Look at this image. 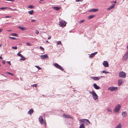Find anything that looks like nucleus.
<instances>
[{
    "mask_svg": "<svg viewBox=\"0 0 128 128\" xmlns=\"http://www.w3.org/2000/svg\"><path fill=\"white\" fill-rule=\"evenodd\" d=\"M18 28L22 30H26V28H23L20 26H19Z\"/></svg>",
    "mask_w": 128,
    "mask_h": 128,
    "instance_id": "obj_22",
    "label": "nucleus"
},
{
    "mask_svg": "<svg viewBox=\"0 0 128 128\" xmlns=\"http://www.w3.org/2000/svg\"><path fill=\"white\" fill-rule=\"evenodd\" d=\"M0 66H1V65H0Z\"/></svg>",
    "mask_w": 128,
    "mask_h": 128,
    "instance_id": "obj_60",
    "label": "nucleus"
},
{
    "mask_svg": "<svg viewBox=\"0 0 128 128\" xmlns=\"http://www.w3.org/2000/svg\"><path fill=\"white\" fill-rule=\"evenodd\" d=\"M127 114V112L126 111H124L122 112V117H125L126 116Z\"/></svg>",
    "mask_w": 128,
    "mask_h": 128,
    "instance_id": "obj_16",
    "label": "nucleus"
},
{
    "mask_svg": "<svg viewBox=\"0 0 128 128\" xmlns=\"http://www.w3.org/2000/svg\"><path fill=\"white\" fill-rule=\"evenodd\" d=\"M112 3H116V1H113L112 2Z\"/></svg>",
    "mask_w": 128,
    "mask_h": 128,
    "instance_id": "obj_51",
    "label": "nucleus"
},
{
    "mask_svg": "<svg viewBox=\"0 0 128 128\" xmlns=\"http://www.w3.org/2000/svg\"><path fill=\"white\" fill-rule=\"evenodd\" d=\"M66 24V22L63 20H61L59 23V25L60 27L65 26Z\"/></svg>",
    "mask_w": 128,
    "mask_h": 128,
    "instance_id": "obj_4",
    "label": "nucleus"
},
{
    "mask_svg": "<svg viewBox=\"0 0 128 128\" xmlns=\"http://www.w3.org/2000/svg\"><path fill=\"white\" fill-rule=\"evenodd\" d=\"M89 93L92 95V97L94 100H96L98 98V96L94 91H92V92H90Z\"/></svg>",
    "mask_w": 128,
    "mask_h": 128,
    "instance_id": "obj_2",
    "label": "nucleus"
},
{
    "mask_svg": "<svg viewBox=\"0 0 128 128\" xmlns=\"http://www.w3.org/2000/svg\"><path fill=\"white\" fill-rule=\"evenodd\" d=\"M95 16L94 15H91L89 16L88 18V20H90L94 17Z\"/></svg>",
    "mask_w": 128,
    "mask_h": 128,
    "instance_id": "obj_23",
    "label": "nucleus"
},
{
    "mask_svg": "<svg viewBox=\"0 0 128 128\" xmlns=\"http://www.w3.org/2000/svg\"><path fill=\"white\" fill-rule=\"evenodd\" d=\"M46 42H48V43H49V42H48V40L46 41Z\"/></svg>",
    "mask_w": 128,
    "mask_h": 128,
    "instance_id": "obj_58",
    "label": "nucleus"
},
{
    "mask_svg": "<svg viewBox=\"0 0 128 128\" xmlns=\"http://www.w3.org/2000/svg\"><path fill=\"white\" fill-rule=\"evenodd\" d=\"M79 128H85L84 124H82L80 126Z\"/></svg>",
    "mask_w": 128,
    "mask_h": 128,
    "instance_id": "obj_26",
    "label": "nucleus"
},
{
    "mask_svg": "<svg viewBox=\"0 0 128 128\" xmlns=\"http://www.w3.org/2000/svg\"><path fill=\"white\" fill-rule=\"evenodd\" d=\"M40 57L41 58L43 59H44L46 58H47L48 57V56H47V54H46L41 56Z\"/></svg>",
    "mask_w": 128,
    "mask_h": 128,
    "instance_id": "obj_9",
    "label": "nucleus"
},
{
    "mask_svg": "<svg viewBox=\"0 0 128 128\" xmlns=\"http://www.w3.org/2000/svg\"><path fill=\"white\" fill-rule=\"evenodd\" d=\"M9 37L10 38H12V39H13V40H16V38H14V37H10V36H9Z\"/></svg>",
    "mask_w": 128,
    "mask_h": 128,
    "instance_id": "obj_37",
    "label": "nucleus"
},
{
    "mask_svg": "<svg viewBox=\"0 0 128 128\" xmlns=\"http://www.w3.org/2000/svg\"><path fill=\"white\" fill-rule=\"evenodd\" d=\"M26 44L27 45L29 46H31V44L29 43V42H27L26 43Z\"/></svg>",
    "mask_w": 128,
    "mask_h": 128,
    "instance_id": "obj_39",
    "label": "nucleus"
},
{
    "mask_svg": "<svg viewBox=\"0 0 128 128\" xmlns=\"http://www.w3.org/2000/svg\"><path fill=\"white\" fill-rule=\"evenodd\" d=\"M0 59H2V56H0Z\"/></svg>",
    "mask_w": 128,
    "mask_h": 128,
    "instance_id": "obj_55",
    "label": "nucleus"
},
{
    "mask_svg": "<svg viewBox=\"0 0 128 128\" xmlns=\"http://www.w3.org/2000/svg\"><path fill=\"white\" fill-rule=\"evenodd\" d=\"M13 11H16V10H17L15 9V8H14V9H13Z\"/></svg>",
    "mask_w": 128,
    "mask_h": 128,
    "instance_id": "obj_54",
    "label": "nucleus"
},
{
    "mask_svg": "<svg viewBox=\"0 0 128 128\" xmlns=\"http://www.w3.org/2000/svg\"><path fill=\"white\" fill-rule=\"evenodd\" d=\"M34 12L33 10H31L29 11L28 12V13L31 15H32Z\"/></svg>",
    "mask_w": 128,
    "mask_h": 128,
    "instance_id": "obj_25",
    "label": "nucleus"
},
{
    "mask_svg": "<svg viewBox=\"0 0 128 128\" xmlns=\"http://www.w3.org/2000/svg\"><path fill=\"white\" fill-rule=\"evenodd\" d=\"M2 46V44H1L0 43V47H1Z\"/></svg>",
    "mask_w": 128,
    "mask_h": 128,
    "instance_id": "obj_57",
    "label": "nucleus"
},
{
    "mask_svg": "<svg viewBox=\"0 0 128 128\" xmlns=\"http://www.w3.org/2000/svg\"><path fill=\"white\" fill-rule=\"evenodd\" d=\"M85 21L84 20H80V21L79 22V23L80 24H81L84 21Z\"/></svg>",
    "mask_w": 128,
    "mask_h": 128,
    "instance_id": "obj_34",
    "label": "nucleus"
},
{
    "mask_svg": "<svg viewBox=\"0 0 128 128\" xmlns=\"http://www.w3.org/2000/svg\"><path fill=\"white\" fill-rule=\"evenodd\" d=\"M6 73L7 74H10L12 76L14 75L13 74H12L10 72H6Z\"/></svg>",
    "mask_w": 128,
    "mask_h": 128,
    "instance_id": "obj_35",
    "label": "nucleus"
},
{
    "mask_svg": "<svg viewBox=\"0 0 128 128\" xmlns=\"http://www.w3.org/2000/svg\"><path fill=\"white\" fill-rule=\"evenodd\" d=\"M51 36H49L48 37V40L50 39L51 38Z\"/></svg>",
    "mask_w": 128,
    "mask_h": 128,
    "instance_id": "obj_53",
    "label": "nucleus"
},
{
    "mask_svg": "<svg viewBox=\"0 0 128 128\" xmlns=\"http://www.w3.org/2000/svg\"><path fill=\"white\" fill-rule=\"evenodd\" d=\"M2 31V30L1 29H0V33Z\"/></svg>",
    "mask_w": 128,
    "mask_h": 128,
    "instance_id": "obj_56",
    "label": "nucleus"
},
{
    "mask_svg": "<svg viewBox=\"0 0 128 128\" xmlns=\"http://www.w3.org/2000/svg\"><path fill=\"white\" fill-rule=\"evenodd\" d=\"M123 80L122 79H119L118 81V86H120L123 83Z\"/></svg>",
    "mask_w": 128,
    "mask_h": 128,
    "instance_id": "obj_10",
    "label": "nucleus"
},
{
    "mask_svg": "<svg viewBox=\"0 0 128 128\" xmlns=\"http://www.w3.org/2000/svg\"><path fill=\"white\" fill-rule=\"evenodd\" d=\"M40 49H41L42 50H44V48L42 46H40Z\"/></svg>",
    "mask_w": 128,
    "mask_h": 128,
    "instance_id": "obj_45",
    "label": "nucleus"
},
{
    "mask_svg": "<svg viewBox=\"0 0 128 128\" xmlns=\"http://www.w3.org/2000/svg\"><path fill=\"white\" fill-rule=\"evenodd\" d=\"M102 72L103 73H104L106 74H108L109 73V72H106L105 70H103Z\"/></svg>",
    "mask_w": 128,
    "mask_h": 128,
    "instance_id": "obj_30",
    "label": "nucleus"
},
{
    "mask_svg": "<svg viewBox=\"0 0 128 128\" xmlns=\"http://www.w3.org/2000/svg\"><path fill=\"white\" fill-rule=\"evenodd\" d=\"M93 86L94 88L98 90L100 89V87L97 85V84L95 83L93 84Z\"/></svg>",
    "mask_w": 128,
    "mask_h": 128,
    "instance_id": "obj_11",
    "label": "nucleus"
},
{
    "mask_svg": "<svg viewBox=\"0 0 128 128\" xmlns=\"http://www.w3.org/2000/svg\"><path fill=\"white\" fill-rule=\"evenodd\" d=\"M98 10L97 9H93L91 10H89V12H95L97 11Z\"/></svg>",
    "mask_w": 128,
    "mask_h": 128,
    "instance_id": "obj_18",
    "label": "nucleus"
},
{
    "mask_svg": "<svg viewBox=\"0 0 128 128\" xmlns=\"http://www.w3.org/2000/svg\"><path fill=\"white\" fill-rule=\"evenodd\" d=\"M39 120L41 124H42L44 123V121L42 117H40L39 118Z\"/></svg>",
    "mask_w": 128,
    "mask_h": 128,
    "instance_id": "obj_12",
    "label": "nucleus"
},
{
    "mask_svg": "<svg viewBox=\"0 0 128 128\" xmlns=\"http://www.w3.org/2000/svg\"><path fill=\"white\" fill-rule=\"evenodd\" d=\"M37 85L36 84H34L33 85H32V86H34V87H36Z\"/></svg>",
    "mask_w": 128,
    "mask_h": 128,
    "instance_id": "obj_43",
    "label": "nucleus"
},
{
    "mask_svg": "<svg viewBox=\"0 0 128 128\" xmlns=\"http://www.w3.org/2000/svg\"><path fill=\"white\" fill-rule=\"evenodd\" d=\"M17 55L18 56L21 57H22V55L20 53H18L17 54Z\"/></svg>",
    "mask_w": 128,
    "mask_h": 128,
    "instance_id": "obj_31",
    "label": "nucleus"
},
{
    "mask_svg": "<svg viewBox=\"0 0 128 128\" xmlns=\"http://www.w3.org/2000/svg\"><path fill=\"white\" fill-rule=\"evenodd\" d=\"M63 116L64 117L66 118H72V117H71L69 114H67V115H66L65 114H63Z\"/></svg>",
    "mask_w": 128,
    "mask_h": 128,
    "instance_id": "obj_13",
    "label": "nucleus"
},
{
    "mask_svg": "<svg viewBox=\"0 0 128 128\" xmlns=\"http://www.w3.org/2000/svg\"><path fill=\"white\" fill-rule=\"evenodd\" d=\"M11 17V16H5V18H10Z\"/></svg>",
    "mask_w": 128,
    "mask_h": 128,
    "instance_id": "obj_42",
    "label": "nucleus"
},
{
    "mask_svg": "<svg viewBox=\"0 0 128 128\" xmlns=\"http://www.w3.org/2000/svg\"><path fill=\"white\" fill-rule=\"evenodd\" d=\"M54 66L56 68L60 70L63 71L64 69L60 66L57 63H56L54 64Z\"/></svg>",
    "mask_w": 128,
    "mask_h": 128,
    "instance_id": "obj_5",
    "label": "nucleus"
},
{
    "mask_svg": "<svg viewBox=\"0 0 128 128\" xmlns=\"http://www.w3.org/2000/svg\"><path fill=\"white\" fill-rule=\"evenodd\" d=\"M92 78L94 80L98 81V80L99 78L98 77L94 76Z\"/></svg>",
    "mask_w": 128,
    "mask_h": 128,
    "instance_id": "obj_14",
    "label": "nucleus"
},
{
    "mask_svg": "<svg viewBox=\"0 0 128 128\" xmlns=\"http://www.w3.org/2000/svg\"><path fill=\"white\" fill-rule=\"evenodd\" d=\"M53 8L56 11H58L60 9V8L58 7H54Z\"/></svg>",
    "mask_w": 128,
    "mask_h": 128,
    "instance_id": "obj_20",
    "label": "nucleus"
},
{
    "mask_svg": "<svg viewBox=\"0 0 128 128\" xmlns=\"http://www.w3.org/2000/svg\"><path fill=\"white\" fill-rule=\"evenodd\" d=\"M8 8L7 7H2V8H0V9L1 10H2L3 9H7V8Z\"/></svg>",
    "mask_w": 128,
    "mask_h": 128,
    "instance_id": "obj_32",
    "label": "nucleus"
},
{
    "mask_svg": "<svg viewBox=\"0 0 128 128\" xmlns=\"http://www.w3.org/2000/svg\"><path fill=\"white\" fill-rule=\"evenodd\" d=\"M107 109L108 112H112V110L110 108H108Z\"/></svg>",
    "mask_w": 128,
    "mask_h": 128,
    "instance_id": "obj_28",
    "label": "nucleus"
},
{
    "mask_svg": "<svg viewBox=\"0 0 128 128\" xmlns=\"http://www.w3.org/2000/svg\"><path fill=\"white\" fill-rule=\"evenodd\" d=\"M11 35L14 36H18V35L16 34L15 33H12L11 34Z\"/></svg>",
    "mask_w": 128,
    "mask_h": 128,
    "instance_id": "obj_27",
    "label": "nucleus"
},
{
    "mask_svg": "<svg viewBox=\"0 0 128 128\" xmlns=\"http://www.w3.org/2000/svg\"><path fill=\"white\" fill-rule=\"evenodd\" d=\"M115 6V5L114 4L111 5L109 8H108L107 9V10H111V9L113 8H114V7Z\"/></svg>",
    "mask_w": 128,
    "mask_h": 128,
    "instance_id": "obj_15",
    "label": "nucleus"
},
{
    "mask_svg": "<svg viewBox=\"0 0 128 128\" xmlns=\"http://www.w3.org/2000/svg\"><path fill=\"white\" fill-rule=\"evenodd\" d=\"M79 120L81 122H84V123L86 124V125L88 124H90V122H89V121L87 119H80Z\"/></svg>",
    "mask_w": 128,
    "mask_h": 128,
    "instance_id": "obj_6",
    "label": "nucleus"
},
{
    "mask_svg": "<svg viewBox=\"0 0 128 128\" xmlns=\"http://www.w3.org/2000/svg\"><path fill=\"white\" fill-rule=\"evenodd\" d=\"M83 0H76V2H82Z\"/></svg>",
    "mask_w": 128,
    "mask_h": 128,
    "instance_id": "obj_44",
    "label": "nucleus"
},
{
    "mask_svg": "<svg viewBox=\"0 0 128 128\" xmlns=\"http://www.w3.org/2000/svg\"><path fill=\"white\" fill-rule=\"evenodd\" d=\"M12 48L14 50H16L17 49V48L16 46L13 47Z\"/></svg>",
    "mask_w": 128,
    "mask_h": 128,
    "instance_id": "obj_41",
    "label": "nucleus"
},
{
    "mask_svg": "<svg viewBox=\"0 0 128 128\" xmlns=\"http://www.w3.org/2000/svg\"><path fill=\"white\" fill-rule=\"evenodd\" d=\"M32 22H36V20H31Z\"/></svg>",
    "mask_w": 128,
    "mask_h": 128,
    "instance_id": "obj_47",
    "label": "nucleus"
},
{
    "mask_svg": "<svg viewBox=\"0 0 128 128\" xmlns=\"http://www.w3.org/2000/svg\"><path fill=\"white\" fill-rule=\"evenodd\" d=\"M8 9L9 10H11L12 11L13 10V9L12 8H8Z\"/></svg>",
    "mask_w": 128,
    "mask_h": 128,
    "instance_id": "obj_49",
    "label": "nucleus"
},
{
    "mask_svg": "<svg viewBox=\"0 0 128 128\" xmlns=\"http://www.w3.org/2000/svg\"><path fill=\"white\" fill-rule=\"evenodd\" d=\"M103 77H104V76H101L100 77H98V78H99V79L101 78H102Z\"/></svg>",
    "mask_w": 128,
    "mask_h": 128,
    "instance_id": "obj_48",
    "label": "nucleus"
},
{
    "mask_svg": "<svg viewBox=\"0 0 128 128\" xmlns=\"http://www.w3.org/2000/svg\"><path fill=\"white\" fill-rule=\"evenodd\" d=\"M34 7L32 5H30L28 7L29 8H34Z\"/></svg>",
    "mask_w": 128,
    "mask_h": 128,
    "instance_id": "obj_29",
    "label": "nucleus"
},
{
    "mask_svg": "<svg viewBox=\"0 0 128 128\" xmlns=\"http://www.w3.org/2000/svg\"><path fill=\"white\" fill-rule=\"evenodd\" d=\"M97 53V52H95L94 53H92L90 56V58H92Z\"/></svg>",
    "mask_w": 128,
    "mask_h": 128,
    "instance_id": "obj_17",
    "label": "nucleus"
},
{
    "mask_svg": "<svg viewBox=\"0 0 128 128\" xmlns=\"http://www.w3.org/2000/svg\"><path fill=\"white\" fill-rule=\"evenodd\" d=\"M121 107V106L120 104H118L115 107L114 110V112L115 113H117L119 112L120 109Z\"/></svg>",
    "mask_w": 128,
    "mask_h": 128,
    "instance_id": "obj_1",
    "label": "nucleus"
},
{
    "mask_svg": "<svg viewBox=\"0 0 128 128\" xmlns=\"http://www.w3.org/2000/svg\"><path fill=\"white\" fill-rule=\"evenodd\" d=\"M22 58L21 59V60H25L26 59L24 58V57L22 56Z\"/></svg>",
    "mask_w": 128,
    "mask_h": 128,
    "instance_id": "obj_40",
    "label": "nucleus"
},
{
    "mask_svg": "<svg viewBox=\"0 0 128 128\" xmlns=\"http://www.w3.org/2000/svg\"><path fill=\"white\" fill-rule=\"evenodd\" d=\"M125 54L128 56V51L126 52V53Z\"/></svg>",
    "mask_w": 128,
    "mask_h": 128,
    "instance_id": "obj_50",
    "label": "nucleus"
},
{
    "mask_svg": "<svg viewBox=\"0 0 128 128\" xmlns=\"http://www.w3.org/2000/svg\"><path fill=\"white\" fill-rule=\"evenodd\" d=\"M122 125L121 124H119L115 128H122Z\"/></svg>",
    "mask_w": 128,
    "mask_h": 128,
    "instance_id": "obj_21",
    "label": "nucleus"
},
{
    "mask_svg": "<svg viewBox=\"0 0 128 128\" xmlns=\"http://www.w3.org/2000/svg\"><path fill=\"white\" fill-rule=\"evenodd\" d=\"M35 32L37 34H38L39 33V32H38V31L37 30H35Z\"/></svg>",
    "mask_w": 128,
    "mask_h": 128,
    "instance_id": "obj_36",
    "label": "nucleus"
},
{
    "mask_svg": "<svg viewBox=\"0 0 128 128\" xmlns=\"http://www.w3.org/2000/svg\"><path fill=\"white\" fill-rule=\"evenodd\" d=\"M119 76L120 78H125L126 77V74L125 72L122 71L120 72Z\"/></svg>",
    "mask_w": 128,
    "mask_h": 128,
    "instance_id": "obj_3",
    "label": "nucleus"
},
{
    "mask_svg": "<svg viewBox=\"0 0 128 128\" xmlns=\"http://www.w3.org/2000/svg\"><path fill=\"white\" fill-rule=\"evenodd\" d=\"M59 44H62L61 42L60 41H58V42H57V45H58Z\"/></svg>",
    "mask_w": 128,
    "mask_h": 128,
    "instance_id": "obj_33",
    "label": "nucleus"
},
{
    "mask_svg": "<svg viewBox=\"0 0 128 128\" xmlns=\"http://www.w3.org/2000/svg\"><path fill=\"white\" fill-rule=\"evenodd\" d=\"M117 89L118 87H117L112 86L109 87L108 88V90H110L111 92H113L116 90H117Z\"/></svg>",
    "mask_w": 128,
    "mask_h": 128,
    "instance_id": "obj_7",
    "label": "nucleus"
},
{
    "mask_svg": "<svg viewBox=\"0 0 128 128\" xmlns=\"http://www.w3.org/2000/svg\"><path fill=\"white\" fill-rule=\"evenodd\" d=\"M7 62L8 63V64H9L10 65H11V64L10 62L8 61Z\"/></svg>",
    "mask_w": 128,
    "mask_h": 128,
    "instance_id": "obj_52",
    "label": "nucleus"
},
{
    "mask_svg": "<svg viewBox=\"0 0 128 128\" xmlns=\"http://www.w3.org/2000/svg\"><path fill=\"white\" fill-rule=\"evenodd\" d=\"M128 58V56H126V55L125 54L123 57V59L125 60H126Z\"/></svg>",
    "mask_w": 128,
    "mask_h": 128,
    "instance_id": "obj_24",
    "label": "nucleus"
},
{
    "mask_svg": "<svg viewBox=\"0 0 128 128\" xmlns=\"http://www.w3.org/2000/svg\"><path fill=\"white\" fill-rule=\"evenodd\" d=\"M6 62V61L5 60H3L2 61V63L4 64Z\"/></svg>",
    "mask_w": 128,
    "mask_h": 128,
    "instance_id": "obj_46",
    "label": "nucleus"
},
{
    "mask_svg": "<svg viewBox=\"0 0 128 128\" xmlns=\"http://www.w3.org/2000/svg\"><path fill=\"white\" fill-rule=\"evenodd\" d=\"M40 0V1H42V0Z\"/></svg>",
    "mask_w": 128,
    "mask_h": 128,
    "instance_id": "obj_59",
    "label": "nucleus"
},
{
    "mask_svg": "<svg viewBox=\"0 0 128 128\" xmlns=\"http://www.w3.org/2000/svg\"><path fill=\"white\" fill-rule=\"evenodd\" d=\"M34 112V110L32 109H30V110L28 112V113L30 115H31V114H32Z\"/></svg>",
    "mask_w": 128,
    "mask_h": 128,
    "instance_id": "obj_19",
    "label": "nucleus"
},
{
    "mask_svg": "<svg viewBox=\"0 0 128 128\" xmlns=\"http://www.w3.org/2000/svg\"><path fill=\"white\" fill-rule=\"evenodd\" d=\"M35 66L38 69L40 70L41 69V68L38 66Z\"/></svg>",
    "mask_w": 128,
    "mask_h": 128,
    "instance_id": "obj_38",
    "label": "nucleus"
},
{
    "mask_svg": "<svg viewBox=\"0 0 128 128\" xmlns=\"http://www.w3.org/2000/svg\"><path fill=\"white\" fill-rule=\"evenodd\" d=\"M103 64L104 66L108 67V64L106 61H104L103 63Z\"/></svg>",
    "mask_w": 128,
    "mask_h": 128,
    "instance_id": "obj_8",
    "label": "nucleus"
}]
</instances>
